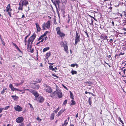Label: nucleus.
<instances>
[{"label":"nucleus","instance_id":"nucleus-1","mask_svg":"<svg viewBox=\"0 0 126 126\" xmlns=\"http://www.w3.org/2000/svg\"><path fill=\"white\" fill-rule=\"evenodd\" d=\"M36 35L34 34L29 39L28 41L27 49L28 51L32 53L33 52V49H31V46L30 45V44H31L34 40L36 37Z\"/></svg>","mask_w":126,"mask_h":126},{"label":"nucleus","instance_id":"nucleus-2","mask_svg":"<svg viewBox=\"0 0 126 126\" xmlns=\"http://www.w3.org/2000/svg\"><path fill=\"white\" fill-rule=\"evenodd\" d=\"M62 94L61 90L56 89V91L50 94V97L52 98H56L58 96L59 98H61L63 96Z\"/></svg>","mask_w":126,"mask_h":126},{"label":"nucleus","instance_id":"nucleus-3","mask_svg":"<svg viewBox=\"0 0 126 126\" xmlns=\"http://www.w3.org/2000/svg\"><path fill=\"white\" fill-rule=\"evenodd\" d=\"M50 21L49 20L46 23H45L42 25L43 30H44L46 29V28L49 29L50 28Z\"/></svg>","mask_w":126,"mask_h":126},{"label":"nucleus","instance_id":"nucleus-4","mask_svg":"<svg viewBox=\"0 0 126 126\" xmlns=\"http://www.w3.org/2000/svg\"><path fill=\"white\" fill-rule=\"evenodd\" d=\"M44 86L45 87V90L46 92L48 93H50V94L52 92L53 90L52 88L46 84H45Z\"/></svg>","mask_w":126,"mask_h":126},{"label":"nucleus","instance_id":"nucleus-5","mask_svg":"<svg viewBox=\"0 0 126 126\" xmlns=\"http://www.w3.org/2000/svg\"><path fill=\"white\" fill-rule=\"evenodd\" d=\"M75 45H76L80 41V38L79 35L77 31L76 32V36L75 37Z\"/></svg>","mask_w":126,"mask_h":126},{"label":"nucleus","instance_id":"nucleus-6","mask_svg":"<svg viewBox=\"0 0 126 126\" xmlns=\"http://www.w3.org/2000/svg\"><path fill=\"white\" fill-rule=\"evenodd\" d=\"M34 99L37 100L40 103H42L44 100L43 97L41 96L35 98Z\"/></svg>","mask_w":126,"mask_h":126},{"label":"nucleus","instance_id":"nucleus-7","mask_svg":"<svg viewBox=\"0 0 126 126\" xmlns=\"http://www.w3.org/2000/svg\"><path fill=\"white\" fill-rule=\"evenodd\" d=\"M27 90L30 91V92H31L34 95L35 97V98H37L39 96V94L37 92L35 91L34 90H32L30 91L28 89H27Z\"/></svg>","mask_w":126,"mask_h":126},{"label":"nucleus","instance_id":"nucleus-8","mask_svg":"<svg viewBox=\"0 0 126 126\" xmlns=\"http://www.w3.org/2000/svg\"><path fill=\"white\" fill-rule=\"evenodd\" d=\"M15 110L17 111H20L22 110V108L18 105H16L14 107Z\"/></svg>","mask_w":126,"mask_h":126},{"label":"nucleus","instance_id":"nucleus-9","mask_svg":"<svg viewBox=\"0 0 126 126\" xmlns=\"http://www.w3.org/2000/svg\"><path fill=\"white\" fill-rule=\"evenodd\" d=\"M24 119V118L22 117H19L16 119V121L18 123H21L23 121Z\"/></svg>","mask_w":126,"mask_h":126},{"label":"nucleus","instance_id":"nucleus-10","mask_svg":"<svg viewBox=\"0 0 126 126\" xmlns=\"http://www.w3.org/2000/svg\"><path fill=\"white\" fill-rule=\"evenodd\" d=\"M21 3L23 5L26 6V5L28 4V1L26 0H21Z\"/></svg>","mask_w":126,"mask_h":126},{"label":"nucleus","instance_id":"nucleus-11","mask_svg":"<svg viewBox=\"0 0 126 126\" xmlns=\"http://www.w3.org/2000/svg\"><path fill=\"white\" fill-rule=\"evenodd\" d=\"M37 31L38 32H40L41 30V28L38 23L36 22L35 23Z\"/></svg>","mask_w":126,"mask_h":126},{"label":"nucleus","instance_id":"nucleus-12","mask_svg":"<svg viewBox=\"0 0 126 126\" xmlns=\"http://www.w3.org/2000/svg\"><path fill=\"white\" fill-rule=\"evenodd\" d=\"M48 32V31H46L44 33V34L42 35L39 38L38 40L40 41V39H42V37L43 38V37L45 36Z\"/></svg>","mask_w":126,"mask_h":126},{"label":"nucleus","instance_id":"nucleus-13","mask_svg":"<svg viewBox=\"0 0 126 126\" xmlns=\"http://www.w3.org/2000/svg\"><path fill=\"white\" fill-rule=\"evenodd\" d=\"M63 47L64 48V50L67 53H68V47L66 45H63Z\"/></svg>","mask_w":126,"mask_h":126},{"label":"nucleus","instance_id":"nucleus-14","mask_svg":"<svg viewBox=\"0 0 126 126\" xmlns=\"http://www.w3.org/2000/svg\"><path fill=\"white\" fill-rule=\"evenodd\" d=\"M33 88L34 89H38L39 88V86L38 85L34 84Z\"/></svg>","mask_w":126,"mask_h":126},{"label":"nucleus","instance_id":"nucleus-15","mask_svg":"<svg viewBox=\"0 0 126 126\" xmlns=\"http://www.w3.org/2000/svg\"><path fill=\"white\" fill-rule=\"evenodd\" d=\"M7 12H8L9 10L11 11L12 9L10 8V4H9L6 8Z\"/></svg>","mask_w":126,"mask_h":126},{"label":"nucleus","instance_id":"nucleus-16","mask_svg":"<svg viewBox=\"0 0 126 126\" xmlns=\"http://www.w3.org/2000/svg\"><path fill=\"white\" fill-rule=\"evenodd\" d=\"M56 30L57 34L61 32L60 28L59 27L56 28Z\"/></svg>","mask_w":126,"mask_h":126},{"label":"nucleus","instance_id":"nucleus-17","mask_svg":"<svg viewBox=\"0 0 126 126\" xmlns=\"http://www.w3.org/2000/svg\"><path fill=\"white\" fill-rule=\"evenodd\" d=\"M55 4L58 5V7L59 8V4L60 3V2L59 0H55Z\"/></svg>","mask_w":126,"mask_h":126},{"label":"nucleus","instance_id":"nucleus-18","mask_svg":"<svg viewBox=\"0 0 126 126\" xmlns=\"http://www.w3.org/2000/svg\"><path fill=\"white\" fill-rule=\"evenodd\" d=\"M57 34L59 35V36L61 37H64L65 36V35L64 33L63 32H61L59 33L58 34Z\"/></svg>","mask_w":126,"mask_h":126},{"label":"nucleus","instance_id":"nucleus-19","mask_svg":"<svg viewBox=\"0 0 126 126\" xmlns=\"http://www.w3.org/2000/svg\"><path fill=\"white\" fill-rule=\"evenodd\" d=\"M9 87L10 89H11L13 91H14V89L15 88L14 87L12 84H10Z\"/></svg>","mask_w":126,"mask_h":126},{"label":"nucleus","instance_id":"nucleus-20","mask_svg":"<svg viewBox=\"0 0 126 126\" xmlns=\"http://www.w3.org/2000/svg\"><path fill=\"white\" fill-rule=\"evenodd\" d=\"M11 97H12L15 100H17L18 98L17 96L15 95H12Z\"/></svg>","mask_w":126,"mask_h":126},{"label":"nucleus","instance_id":"nucleus-21","mask_svg":"<svg viewBox=\"0 0 126 126\" xmlns=\"http://www.w3.org/2000/svg\"><path fill=\"white\" fill-rule=\"evenodd\" d=\"M54 113H52L50 115V119L51 120H53L54 119Z\"/></svg>","mask_w":126,"mask_h":126},{"label":"nucleus","instance_id":"nucleus-22","mask_svg":"<svg viewBox=\"0 0 126 126\" xmlns=\"http://www.w3.org/2000/svg\"><path fill=\"white\" fill-rule=\"evenodd\" d=\"M67 119H66L64 121V123L63 124L62 126H66L68 124Z\"/></svg>","mask_w":126,"mask_h":126},{"label":"nucleus","instance_id":"nucleus-23","mask_svg":"<svg viewBox=\"0 0 126 126\" xmlns=\"http://www.w3.org/2000/svg\"><path fill=\"white\" fill-rule=\"evenodd\" d=\"M49 49V47H47L46 48H44L43 49V52H44Z\"/></svg>","mask_w":126,"mask_h":126},{"label":"nucleus","instance_id":"nucleus-24","mask_svg":"<svg viewBox=\"0 0 126 126\" xmlns=\"http://www.w3.org/2000/svg\"><path fill=\"white\" fill-rule=\"evenodd\" d=\"M64 110H61L59 112L58 114V116H59L61 115V114L63 113L64 111Z\"/></svg>","mask_w":126,"mask_h":126},{"label":"nucleus","instance_id":"nucleus-25","mask_svg":"<svg viewBox=\"0 0 126 126\" xmlns=\"http://www.w3.org/2000/svg\"><path fill=\"white\" fill-rule=\"evenodd\" d=\"M70 98L73 99H74V96H73V94H72V92L71 91H70Z\"/></svg>","mask_w":126,"mask_h":126},{"label":"nucleus","instance_id":"nucleus-26","mask_svg":"<svg viewBox=\"0 0 126 126\" xmlns=\"http://www.w3.org/2000/svg\"><path fill=\"white\" fill-rule=\"evenodd\" d=\"M71 73L72 75H74V74H76L77 73V72L76 71L72 70L71 71Z\"/></svg>","mask_w":126,"mask_h":126},{"label":"nucleus","instance_id":"nucleus-27","mask_svg":"<svg viewBox=\"0 0 126 126\" xmlns=\"http://www.w3.org/2000/svg\"><path fill=\"white\" fill-rule=\"evenodd\" d=\"M49 69L50 70H52V71H54L55 70V68H53L52 66L50 65L49 66Z\"/></svg>","mask_w":126,"mask_h":126},{"label":"nucleus","instance_id":"nucleus-28","mask_svg":"<svg viewBox=\"0 0 126 126\" xmlns=\"http://www.w3.org/2000/svg\"><path fill=\"white\" fill-rule=\"evenodd\" d=\"M13 45L16 48V49H17L19 50H20V49H19L18 47L16 44H15L14 43H13Z\"/></svg>","mask_w":126,"mask_h":126},{"label":"nucleus","instance_id":"nucleus-29","mask_svg":"<svg viewBox=\"0 0 126 126\" xmlns=\"http://www.w3.org/2000/svg\"><path fill=\"white\" fill-rule=\"evenodd\" d=\"M75 104V101L73 100H72L71 101V105H74Z\"/></svg>","mask_w":126,"mask_h":126},{"label":"nucleus","instance_id":"nucleus-30","mask_svg":"<svg viewBox=\"0 0 126 126\" xmlns=\"http://www.w3.org/2000/svg\"><path fill=\"white\" fill-rule=\"evenodd\" d=\"M6 88H5L4 87L3 90L1 91V94H3L5 92L4 90H6Z\"/></svg>","mask_w":126,"mask_h":126},{"label":"nucleus","instance_id":"nucleus-31","mask_svg":"<svg viewBox=\"0 0 126 126\" xmlns=\"http://www.w3.org/2000/svg\"><path fill=\"white\" fill-rule=\"evenodd\" d=\"M112 7H110L108 9V11L109 12H111V11Z\"/></svg>","mask_w":126,"mask_h":126},{"label":"nucleus","instance_id":"nucleus-32","mask_svg":"<svg viewBox=\"0 0 126 126\" xmlns=\"http://www.w3.org/2000/svg\"><path fill=\"white\" fill-rule=\"evenodd\" d=\"M23 6V5L22 4V5L19 6L18 7V9L19 10H22Z\"/></svg>","mask_w":126,"mask_h":126},{"label":"nucleus","instance_id":"nucleus-33","mask_svg":"<svg viewBox=\"0 0 126 126\" xmlns=\"http://www.w3.org/2000/svg\"><path fill=\"white\" fill-rule=\"evenodd\" d=\"M88 102H89V104L90 105H91V98L90 97H89V98Z\"/></svg>","mask_w":126,"mask_h":126},{"label":"nucleus","instance_id":"nucleus-34","mask_svg":"<svg viewBox=\"0 0 126 126\" xmlns=\"http://www.w3.org/2000/svg\"><path fill=\"white\" fill-rule=\"evenodd\" d=\"M85 83H88L89 84V86H90V84H91L92 83V82L90 81H88L85 82Z\"/></svg>","mask_w":126,"mask_h":126},{"label":"nucleus","instance_id":"nucleus-35","mask_svg":"<svg viewBox=\"0 0 126 126\" xmlns=\"http://www.w3.org/2000/svg\"><path fill=\"white\" fill-rule=\"evenodd\" d=\"M50 55V52H47L46 54V56L48 57H49Z\"/></svg>","mask_w":126,"mask_h":126},{"label":"nucleus","instance_id":"nucleus-36","mask_svg":"<svg viewBox=\"0 0 126 126\" xmlns=\"http://www.w3.org/2000/svg\"><path fill=\"white\" fill-rule=\"evenodd\" d=\"M59 108H57L54 111V112L55 113L57 112L59 110Z\"/></svg>","mask_w":126,"mask_h":126},{"label":"nucleus","instance_id":"nucleus-37","mask_svg":"<svg viewBox=\"0 0 126 126\" xmlns=\"http://www.w3.org/2000/svg\"><path fill=\"white\" fill-rule=\"evenodd\" d=\"M67 102V100H65L64 101V102L63 103V104L64 105H65L66 104Z\"/></svg>","mask_w":126,"mask_h":126},{"label":"nucleus","instance_id":"nucleus-38","mask_svg":"<svg viewBox=\"0 0 126 126\" xmlns=\"http://www.w3.org/2000/svg\"><path fill=\"white\" fill-rule=\"evenodd\" d=\"M9 107H10V106H8L5 107L4 108V109L5 110H6L7 109L9 108Z\"/></svg>","mask_w":126,"mask_h":126},{"label":"nucleus","instance_id":"nucleus-39","mask_svg":"<svg viewBox=\"0 0 126 126\" xmlns=\"http://www.w3.org/2000/svg\"><path fill=\"white\" fill-rule=\"evenodd\" d=\"M8 12V14L9 15V16L10 17H11V13L10 12H9V11L8 12Z\"/></svg>","mask_w":126,"mask_h":126},{"label":"nucleus","instance_id":"nucleus-40","mask_svg":"<svg viewBox=\"0 0 126 126\" xmlns=\"http://www.w3.org/2000/svg\"><path fill=\"white\" fill-rule=\"evenodd\" d=\"M4 109L3 108H0V113L1 112L2 110Z\"/></svg>","mask_w":126,"mask_h":126},{"label":"nucleus","instance_id":"nucleus-41","mask_svg":"<svg viewBox=\"0 0 126 126\" xmlns=\"http://www.w3.org/2000/svg\"><path fill=\"white\" fill-rule=\"evenodd\" d=\"M29 105H30V108H32V109H33V107H32V105L31 104L29 103Z\"/></svg>","mask_w":126,"mask_h":126},{"label":"nucleus","instance_id":"nucleus-42","mask_svg":"<svg viewBox=\"0 0 126 126\" xmlns=\"http://www.w3.org/2000/svg\"><path fill=\"white\" fill-rule=\"evenodd\" d=\"M40 40H41L40 41V42H42L43 41V40H44V39L42 37V39H40Z\"/></svg>","mask_w":126,"mask_h":126},{"label":"nucleus","instance_id":"nucleus-43","mask_svg":"<svg viewBox=\"0 0 126 126\" xmlns=\"http://www.w3.org/2000/svg\"><path fill=\"white\" fill-rule=\"evenodd\" d=\"M51 1H52V2L53 4L54 5H55V1H53V0H51Z\"/></svg>","mask_w":126,"mask_h":126},{"label":"nucleus","instance_id":"nucleus-44","mask_svg":"<svg viewBox=\"0 0 126 126\" xmlns=\"http://www.w3.org/2000/svg\"><path fill=\"white\" fill-rule=\"evenodd\" d=\"M37 120H38V121H41L42 120L40 118H39V117H38L37 118Z\"/></svg>","mask_w":126,"mask_h":126},{"label":"nucleus","instance_id":"nucleus-45","mask_svg":"<svg viewBox=\"0 0 126 126\" xmlns=\"http://www.w3.org/2000/svg\"><path fill=\"white\" fill-rule=\"evenodd\" d=\"M15 85L16 86H18L20 85L19 83H15Z\"/></svg>","mask_w":126,"mask_h":126},{"label":"nucleus","instance_id":"nucleus-46","mask_svg":"<svg viewBox=\"0 0 126 126\" xmlns=\"http://www.w3.org/2000/svg\"><path fill=\"white\" fill-rule=\"evenodd\" d=\"M119 120L120 122L122 124H124V123L121 120L120 118H119Z\"/></svg>","mask_w":126,"mask_h":126},{"label":"nucleus","instance_id":"nucleus-47","mask_svg":"<svg viewBox=\"0 0 126 126\" xmlns=\"http://www.w3.org/2000/svg\"><path fill=\"white\" fill-rule=\"evenodd\" d=\"M75 66V64H71L70 65V66L71 67H74Z\"/></svg>","mask_w":126,"mask_h":126},{"label":"nucleus","instance_id":"nucleus-48","mask_svg":"<svg viewBox=\"0 0 126 126\" xmlns=\"http://www.w3.org/2000/svg\"><path fill=\"white\" fill-rule=\"evenodd\" d=\"M63 86L65 89L66 90H68V89H67V88L65 86H64V85H63Z\"/></svg>","mask_w":126,"mask_h":126},{"label":"nucleus","instance_id":"nucleus-49","mask_svg":"<svg viewBox=\"0 0 126 126\" xmlns=\"http://www.w3.org/2000/svg\"><path fill=\"white\" fill-rule=\"evenodd\" d=\"M124 54V53H122V52H121L119 54V56H120V55H123Z\"/></svg>","mask_w":126,"mask_h":126},{"label":"nucleus","instance_id":"nucleus-50","mask_svg":"<svg viewBox=\"0 0 126 126\" xmlns=\"http://www.w3.org/2000/svg\"><path fill=\"white\" fill-rule=\"evenodd\" d=\"M52 75L53 77H58L57 76H56V75H55L54 74H52Z\"/></svg>","mask_w":126,"mask_h":126},{"label":"nucleus","instance_id":"nucleus-51","mask_svg":"<svg viewBox=\"0 0 126 126\" xmlns=\"http://www.w3.org/2000/svg\"><path fill=\"white\" fill-rule=\"evenodd\" d=\"M19 6L22 5V3H21V1L19 2Z\"/></svg>","mask_w":126,"mask_h":126},{"label":"nucleus","instance_id":"nucleus-52","mask_svg":"<svg viewBox=\"0 0 126 126\" xmlns=\"http://www.w3.org/2000/svg\"><path fill=\"white\" fill-rule=\"evenodd\" d=\"M23 81H22L20 83H19V85H21V84H22V83H23Z\"/></svg>","mask_w":126,"mask_h":126},{"label":"nucleus","instance_id":"nucleus-53","mask_svg":"<svg viewBox=\"0 0 126 126\" xmlns=\"http://www.w3.org/2000/svg\"><path fill=\"white\" fill-rule=\"evenodd\" d=\"M23 81H22L20 83H19V85H21V84H22V83H23Z\"/></svg>","mask_w":126,"mask_h":126},{"label":"nucleus","instance_id":"nucleus-54","mask_svg":"<svg viewBox=\"0 0 126 126\" xmlns=\"http://www.w3.org/2000/svg\"><path fill=\"white\" fill-rule=\"evenodd\" d=\"M23 81H22L20 83H19V85H21V84H22V83H23Z\"/></svg>","mask_w":126,"mask_h":126},{"label":"nucleus","instance_id":"nucleus-55","mask_svg":"<svg viewBox=\"0 0 126 126\" xmlns=\"http://www.w3.org/2000/svg\"><path fill=\"white\" fill-rule=\"evenodd\" d=\"M20 126H24L23 124L22 123L20 125Z\"/></svg>","mask_w":126,"mask_h":126},{"label":"nucleus","instance_id":"nucleus-56","mask_svg":"<svg viewBox=\"0 0 126 126\" xmlns=\"http://www.w3.org/2000/svg\"><path fill=\"white\" fill-rule=\"evenodd\" d=\"M111 23H112V24L113 25V26H114V22H113V21H112V22Z\"/></svg>","mask_w":126,"mask_h":126},{"label":"nucleus","instance_id":"nucleus-57","mask_svg":"<svg viewBox=\"0 0 126 126\" xmlns=\"http://www.w3.org/2000/svg\"><path fill=\"white\" fill-rule=\"evenodd\" d=\"M56 4H55V6L56 9V10L57 11H58V9L57 8V6L56 5Z\"/></svg>","mask_w":126,"mask_h":126},{"label":"nucleus","instance_id":"nucleus-58","mask_svg":"<svg viewBox=\"0 0 126 126\" xmlns=\"http://www.w3.org/2000/svg\"><path fill=\"white\" fill-rule=\"evenodd\" d=\"M25 17L24 15L23 14V15L22 16V18H23Z\"/></svg>","mask_w":126,"mask_h":126},{"label":"nucleus","instance_id":"nucleus-59","mask_svg":"<svg viewBox=\"0 0 126 126\" xmlns=\"http://www.w3.org/2000/svg\"><path fill=\"white\" fill-rule=\"evenodd\" d=\"M28 36H29L28 35L26 36L25 37V39H27V38Z\"/></svg>","mask_w":126,"mask_h":126},{"label":"nucleus","instance_id":"nucleus-60","mask_svg":"<svg viewBox=\"0 0 126 126\" xmlns=\"http://www.w3.org/2000/svg\"><path fill=\"white\" fill-rule=\"evenodd\" d=\"M18 89H17L16 88H15L14 91L15 90V91H18Z\"/></svg>","mask_w":126,"mask_h":126},{"label":"nucleus","instance_id":"nucleus-61","mask_svg":"<svg viewBox=\"0 0 126 126\" xmlns=\"http://www.w3.org/2000/svg\"><path fill=\"white\" fill-rule=\"evenodd\" d=\"M38 81H39V83H40L41 81V79H39L38 80Z\"/></svg>","mask_w":126,"mask_h":126},{"label":"nucleus","instance_id":"nucleus-62","mask_svg":"<svg viewBox=\"0 0 126 126\" xmlns=\"http://www.w3.org/2000/svg\"><path fill=\"white\" fill-rule=\"evenodd\" d=\"M31 126V124L30 123L28 124H27V126Z\"/></svg>","mask_w":126,"mask_h":126},{"label":"nucleus","instance_id":"nucleus-63","mask_svg":"<svg viewBox=\"0 0 126 126\" xmlns=\"http://www.w3.org/2000/svg\"><path fill=\"white\" fill-rule=\"evenodd\" d=\"M124 15L126 17V13H125V11L124 12Z\"/></svg>","mask_w":126,"mask_h":126},{"label":"nucleus","instance_id":"nucleus-64","mask_svg":"<svg viewBox=\"0 0 126 126\" xmlns=\"http://www.w3.org/2000/svg\"><path fill=\"white\" fill-rule=\"evenodd\" d=\"M78 117V113H77L76 115V117L77 118Z\"/></svg>","mask_w":126,"mask_h":126}]
</instances>
